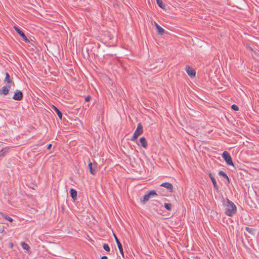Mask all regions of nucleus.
Instances as JSON below:
<instances>
[{
	"mask_svg": "<svg viewBox=\"0 0 259 259\" xmlns=\"http://www.w3.org/2000/svg\"><path fill=\"white\" fill-rule=\"evenodd\" d=\"M5 81L8 83H11L12 81L10 76L8 72L6 73Z\"/></svg>",
	"mask_w": 259,
	"mask_h": 259,
	"instance_id": "nucleus-21",
	"label": "nucleus"
},
{
	"mask_svg": "<svg viewBox=\"0 0 259 259\" xmlns=\"http://www.w3.org/2000/svg\"><path fill=\"white\" fill-rule=\"evenodd\" d=\"M91 99V97L90 96H88L85 98V101L86 102H89Z\"/></svg>",
	"mask_w": 259,
	"mask_h": 259,
	"instance_id": "nucleus-28",
	"label": "nucleus"
},
{
	"mask_svg": "<svg viewBox=\"0 0 259 259\" xmlns=\"http://www.w3.org/2000/svg\"><path fill=\"white\" fill-rule=\"evenodd\" d=\"M155 26L156 28H157V26H159L157 23L155 22Z\"/></svg>",
	"mask_w": 259,
	"mask_h": 259,
	"instance_id": "nucleus-31",
	"label": "nucleus"
},
{
	"mask_svg": "<svg viewBox=\"0 0 259 259\" xmlns=\"http://www.w3.org/2000/svg\"><path fill=\"white\" fill-rule=\"evenodd\" d=\"M138 145H141L142 147H143L144 148H147V141L144 137H142L139 140V144H138Z\"/></svg>",
	"mask_w": 259,
	"mask_h": 259,
	"instance_id": "nucleus-11",
	"label": "nucleus"
},
{
	"mask_svg": "<svg viewBox=\"0 0 259 259\" xmlns=\"http://www.w3.org/2000/svg\"><path fill=\"white\" fill-rule=\"evenodd\" d=\"M89 168L90 169V171L91 174L95 175L96 173V169L93 166V163L90 161L89 163Z\"/></svg>",
	"mask_w": 259,
	"mask_h": 259,
	"instance_id": "nucleus-15",
	"label": "nucleus"
},
{
	"mask_svg": "<svg viewBox=\"0 0 259 259\" xmlns=\"http://www.w3.org/2000/svg\"><path fill=\"white\" fill-rule=\"evenodd\" d=\"M143 132V126L141 123H139L137 125V127L135 131L133 136L131 139L132 141H135L137 138L142 134Z\"/></svg>",
	"mask_w": 259,
	"mask_h": 259,
	"instance_id": "nucleus-2",
	"label": "nucleus"
},
{
	"mask_svg": "<svg viewBox=\"0 0 259 259\" xmlns=\"http://www.w3.org/2000/svg\"><path fill=\"white\" fill-rule=\"evenodd\" d=\"M222 157L228 165H233V163L231 157L227 151H225L223 153Z\"/></svg>",
	"mask_w": 259,
	"mask_h": 259,
	"instance_id": "nucleus-4",
	"label": "nucleus"
},
{
	"mask_svg": "<svg viewBox=\"0 0 259 259\" xmlns=\"http://www.w3.org/2000/svg\"><path fill=\"white\" fill-rule=\"evenodd\" d=\"M185 70L190 77H194L195 76V71L190 66H186Z\"/></svg>",
	"mask_w": 259,
	"mask_h": 259,
	"instance_id": "nucleus-7",
	"label": "nucleus"
},
{
	"mask_svg": "<svg viewBox=\"0 0 259 259\" xmlns=\"http://www.w3.org/2000/svg\"><path fill=\"white\" fill-rule=\"evenodd\" d=\"M248 48H249L250 50H252V49H251V48H250L249 47H248Z\"/></svg>",
	"mask_w": 259,
	"mask_h": 259,
	"instance_id": "nucleus-32",
	"label": "nucleus"
},
{
	"mask_svg": "<svg viewBox=\"0 0 259 259\" xmlns=\"http://www.w3.org/2000/svg\"><path fill=\"white\" fill-rule=\"evenodd\" d=\"M157 195V194L154 190H152L149 192H148L146 194L144 195L143 199L141 198V202L143 204H145L150 199L151 196H154Z\"/></svg>",
	"mask_w": 259,
	"mask_h": 259,
	"instance_id": "nucleus-3",
	"label": "nucleus"
},
{
	"mask_svg": "<svg viewBox=\"0 0 259 259\" xmlns=\"http://www.w3.org/2000/svg\"><path fill=\"white\" fill-rule=\"evenodd\" d=\"M11 85L4 86L0 90V94L7 95L8 94Z\"/></svg>",
	"mask_w": 259,
	"mask_h": 259,
	"instance_id": "nucleus-8",
	"label": "nucleus"
},
{
	"mask_svg": "<svg viewBox=\"0 0 259 259\" xmlns=\"http://www.w3.org/2000/svg\"><path fill=\"white\" fill-rule=\"evenodd\" d=\"M243 170L244 171H247V170L245 169L244 168L243 169Z\"/></svg>",
	"mask_w": 259,
	"mask_h": 259,
	"instance_id": "nucleus-33",
	"label": "nucleus"
},
{
	"mask_svg": "<svg viewBox=\"0 0 259 259\" xmlns=\"http://www.w3.org/2000/svg\"><path fill=\"white\" fill-rule=\"evenodd\" d=\"M164 207L166 209H167L168 210H171V204L165 203H164Z\"/></svg>",
	"mask_w": 259,
	"mask_h": 259,
	"instance_id": "nucleus-22",
	"label": "nucleus"
},
{
	"mask_svg": "<svg viewBox=\"0 0 259 259\" xmlns=\"http://www.w3.org/2000/svg\"><path fill=\"white\" fill-rule=\"evenodd\" d=\"M157 30L158 32V33L162 35L164 32V30L160 26H157Z\"/></svg>",
	"mask_w": 259,
	"mask_h": 259,
	"instance_id": "nucleus-18",
	"label": "nucleus"
},
{
	"mask_svg": "<svg viewBox=\"0 0 259 259\" xmlns=\"http://www.w3.org/2000/svg\"><path fill=\"white\" fill-rule=\"evenodd\" d=\"M209 177L210 178V179H211V181L212 182L214 188L215 190H218L219 186H218V185L217 184V182L215 181V178L213 177V176L210 173L209 174Z\"/></svg>",
	"mask_w": 259,
	"mask_h": 259,
	"instance_id": "nucleus-12",
	"label": "nucleus"
},
{
	"mask_svg": "<svg viewBox=\"0 0 259 259\" xmlns=\"http://www.w3.org/2000/svg\"><path fill=\"white\" fill-rule=\"evenodd\" d=\"M53 109L54 110V111L57 113V115L59 117L60 119H62V112L59 110L58 108L55 107L54 105H53Z\"/></svg>",
	"mask_w": 259,
	"mask_h": 259,
	"instance_id": "nucleus-14",
	"label": "nucleus"
},
{
	"mask_svg": "<svg viewBox=\"0 0 259 259\" xmlns=\"http://www.w3.org/2000/svg\"><path fill=\"white\" fill-rule=\"evenodd\" d=\"M52 147V144H49L48 146H47V149H50Z\"/></svg>",
	"mask_w": 259,
	"mask_h": 259,
	"instance_id": "nucleus-29",
	"label": "nucleus"
},
{
	"mask_svg": "<svg viewBox=\"0 0 259 259\" xmlns=\"http://www.w3.org/2000/svg\"><path fill=\"white\" fill-rule=\"evenodd\" d=\"M70 193L71 197L73 200H75L77 199V193L75 189L71 188L70 190Z\"/></svg>",
	"mask_w": 259,
	"mask_h": 259,
	"instance_id": "nucleus-13",
	"label": "nucleus"
},
{
	"mask_svg": "<svg viewBox=\"0 0 259 259\" xmlns=\"http://www.w3.org/2000/svg\"><path fill=\"white\" fill-rule=\"evenodd\" d=\"M219 175L221 176H222L224 178L227 179L228 181H229V178L227 176V175H226V174L225 172H224L223 171H220L219 172Z\"/></svg>",
	"mask_w": 259,
	"mask_h": 259,
	"instance_id": "nucleus-19",
	"label": "nucleus"
},
{
	"mask_svg": "<svg viewBox=\"0 0 259 259\" xmlns=\"http://www.w3.org/2000/svg\"><path fill=\"white\" fill-rule=\"evenodd\" d=\"M15 30L17 31V32L19 34L20 36H21L23 39V40L27 43L29 42V39L27 38L24 33L18 27L15 26L14 27Z\"/></svg>",
	"mask_w": 259,
	"mask_h": 259,
	"instance_id": "nucleus-5",
	"label": "nucleus"
},
{
	"mask_svg": "<svg viewBox=\"0 0 259 259\" xmlns=\"http://www.w3.org/2000/svg\"><path fill=\"white\" fill-rule=\"evenodd\" d=\"M23 93L21 91L17 90L15 93L13 99L14 100L20 101L23 98Z\"/></svg>",
	"mask_w": 259,
	"mask_h": 259,
	"instance_id": "nucleus-6",
	"label": "nucleus"
},
{
	"mask_svg": "<svg viewBox=\"0 0 259 259\" xmlns=\"http://www.w3.org/2000/svg\"><path fill=\"white\" fill-rule=\"evenodd\" d=\"M160 186L165 187L167 189L169 192H172L173 189L172 185L168 182L163 183L160 185Z\"/></svg>",
	"mask_w": 259,
	"mask_h": 259,
	"instance_id": "nucleus-10",
	"label": "nucleus"
},
{
	"mask_svg": "<svg viewBox=\"0 0 259 259\" xmlns=\"http://www.w3.org/2000/svg\"><path fill=\"white\" fill-rule=\"evenodd\" d=\"M245 230L250 234H253V229L252 228H250L249 227H246L245 228Z\"/></svg>",
	"mask_w": 259,
	"mask_h": 259,
	"instance_id": "nucleus-25",
	"label": "nucleus"
},
{
	"mask_svg": "<svg viewBox=\"0 0 259 259\" xmlns=\"http://www.w3.org/2000/svg\"><path fill=\"white\" fill-rule=\"evenodd\" d=\"M114 236L116 242L117 243L118 248V249L119 250L120 253L121 254L122 256H123V248H122V244L120 242V241H119L118 239L117 238V237L116 236V235L115 234H114Z\"/></svg>",
	"mask_w": 259,
	"mask_h": 259,
	"instance_id": "nucleus-9",
	"label": "nucleus"
},
{
	"mask_svg": "<svg viewBox=\"0 0 259 259\" xmlns=\"http://www.w3.org/2000/svg\"><path fill=\"white\" fill-rule=\"evenodd\" d=\"M225 206V213L228 216H232L236 211V207L235 204L229 199L224 200L223 202Z\"/></svg>",
	"mask_w": 259,
	"mask_h": 259,
	"instance_id": "nucleus-1",
	"label": "nucleus"
},
{
	"mask_svg": "<svg viewBox=\"0 0 259 259\" xmlns=\"http://www.w3.org/2000/svg\"><path fill=\"white\" fill-rule=\"evenodd\" d=\"M0 214L6 220L9 221L10 222H13V219L11 217H10L9 216L7 215H6L5 213H4L3 212H0Z\"/></svg>",
	"mask_w": 259,
	"mask_h": 259,
	"instance_id": "nucleus-17",
	"label": "nucleus"
},
{
	"mask_svg": "<svg viewBox=\"0 0 259 259\" xmlns=\"http://www.w3.org/2000/svg\"><path fill=\"white\" fill-rule=\"evenodd\" d=\"M101 259H108V257L106 256H103Z\"/></svg>",
	"mask_w": 259,
	"mask_h": 259,
	"instance_id": "nucleus-30",
	"label": "nucleus"
},
{
	"mask_svg": "<svg viewBox=\"0 0 259 259\" xmlns=\"http://www.w3.org/2000/svg\"><path fill=\"white\" fill-rule=\"evenodd\" d=\"M231 108L233 110H234L235 111H238L239 110L238 107L235 104L232 105L231 106Z\"/></svg>",
	"mask_w": 259,
	"mask_h": 259,
	"instance_id": "nucleus-26",
	"label": "nucleus"
},
{
	"mask_svg": "<svg viewBox=\"0 0 259 259\" xmlns=\"http://www.w3.org/2000/svg\"><path fill=\"white\" fill-rule=\"evenodd\" d=\"M5 231V227L4 226H0V232L3 233Z\"/></svg>",
	"mask_w": 259,
	"mask_h": 259,
	"instance_id": "nucleus-27",
	"label": "nucleus"
},
{
	"mask_svg": "<svg viewBox=\"0 0 259 259\" xmlns=\"http://www.w3.org/2000/svg\"><path fill=\"white\" fill-rule=\"evenodd\" d=\"M246 163L248 165H245L244 164V166H245L247 167H250L251 168H252L253 169H255V168L253 166L255 165L254 163H249L248 162H246Z\"/></svg>",
	"mask_w": 259,
	"mask_h": 259,
	"instance_id": "nucleus-24",
	"label": "nucleus"
},
{
	"mask_svg": "<svg viewBox=\"0 0 259 259\" xmlns=\"http://www.w3.org/2000/svg\"><path fill=\"white\" fill-rule=\"evenodd\" d=\"M156 2H157V4L158 5V6L162 8V9H164V5L163 4V3L162 2V0H156Z\"/></svg>",
	"mask_w": 259,
	"mask_h": 259,
	"instance_id": "nucleus-20",
	"label": "nucleus"
},
{
	"mask_svg": "<svg viewBox=\"0 0 259 259\" xmlns=\"http://www.w3.org/2000/svg\"><path fill=\"white\" fill-rule=\"evenodd\" d=\"M103 248L107 251H110V247L107 244H104L103 245Z\"/></svg>",
	"mask_w": 259,
	"mask_h": 259,
	"instance_id": "nucleus-23",
	"label": "nucleus"
},
{
	"mask_svg": "<svg viewBox=\"0 0 259 259\" xmlns=\"http://www.w3.org/2000/svg\"><path fill=\"white\" fill-rule=\"evenodd\" d=\"M21 245L22 247L24 250H26L28 251L30 249V247H29V245H28V244H27L24 242H21Z\"/></svg>",
	"mask_w": 259,
	"mask_h": 259,
	"instance_id": "nucleus-16",
	"label": "nucleus"
}]
</instances>
